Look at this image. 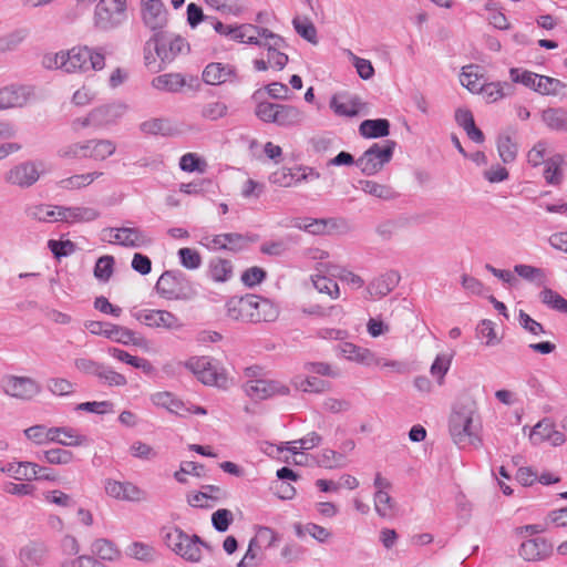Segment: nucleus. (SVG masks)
Wrapping results in <instances>:
<instances>
[{
    "mask_svg": "<svg viewBox=\"0 0 567 567\" xmlns=\"http://www.w3.org/2000/svg\"><path fill=\"white\" fill-rule=\"evenodd\" d=\"M42 66L48 71H102L105 68V55L100 50L89 47H74L55 53H45Z\"/></svg>",
    "mask_w": 567,
    "mask_h": 567,
    "instance_id": "nucleus-1",
    "label": "nucleus"
},
{
    "mask_svg": "<svg viewBox=\"0 0 567 567\" xmlns=\"http://www.w3.org/2000/svg\"><path fill=\"white\" fill-rule=\"evenodd\" d=\"M227 316L240 322H272L279 317V306L268 298L247 293L231 297L227 303Z\"/></svg>",
    "mask_w": 567,
    "mask_h": 567,
    "instance_id": "nucleus-2",
    "label": "nucleus"
},
{
    "mask_svg": "<svg viewBox=\"0 0 567 567\" xmlns=\"http://www.w3.org/2000/svg\"><path fill=\"white\" fill-rule=\"evenodd\" d=\"M512 82H487L483 86L482 94L487 102H496L497 100L509 95L513 92V83H522L525 86L534 89L540 94H558L566 86L560 80L546 76L540 73H511Z\"/></svg>",
    "mask_w": 567,
    "mask_h": 567,
    "instance_id": "nucleus-3",
    "label": "nucleus"
},
{
    "mask_svg": "<svg viewBox=\"0 0 567 567\" xmlns=\"http://www.w3.org/2000/svg\"><path fill=\"white\" fill-rule=\"evenodd\" d=\"M476 413L477 406L472 400H467L454 406L449 420V431L453 442L457 446L465 447L473 445L478 447L482 445V440L475 432L473 424Z\"/></svg>",
    "mask_w": 567,
    "mask_h": 567,
    "instance_id": "nucleus-4",
    "label": "nucleus"
},
{
    "mask_svg": "<svg viewBox=\"0 0 567 567\" xmlns=\"http://www.w3.org/2000/svg\"><path fill=\"white\" fill-rule=\"evenodd\" d=\"M49 172L42 159H27L9 167L3 174V182L11 187L29 189Z\"/></svg>",
    "mask_w": 567,
    "mask_h": 567,
    "instance_id": "nucleus-5",
    "label": "nucleus"
},
{
    "mask_svg": "<svg viewBox=\"0 0 567 567\" xmlns=\"http://www.w3.org/2000/svg\"><path fill=\"white\" fill-rule=\"evenodd\" d=\"M141 13L145 27L154 33L152 40L157 55H161L165 48L163 30L168 21L167 10L161 0H142Z\"/></svg>",
    "mask_w": 567,
    "mask_h": 567,
    "instance_id": "nucleus-6",
    "label": "nucleus"
},
{
    "mask_svg": "<svg viewBox=\"0 0 567 567\" xmlns=\"http://www.w3.org/2000/svg\"><path fill=\"white\" fill-rule=\"evenodd\" d=\"M164 542L176 555L190 563L200 561V545L206 546L197 535L189 536L178 527L164 529Z\"/></svg>",
    "mask_w": 567,
    "mask_h": 567,
    "instance_id": "nucleus-7",
    "label": "nucleus"
},
{
    "mask_svg": "<svg viewBox=\"0 0 567 567\" xmlns=\"http://www.w3.org/2000/svg\"><path fill=\"white\" fill-rule=\"evenodd\" d=\"M395 141L385 140L381 143H373L363 154L355 161V165L362 174L373 176L378 174L393 156Z\"/></svg>",
    "mask_w": 567,
    "mask_h": 567,
    "instance_id": "nucleus-8",
    "label": "nucleus"
},
{
    "mask_svg": "<svg viewBox=\"0 0 567 567\" xmlns=\"http://www.w3.org/2000/svg\"><path fill=\"white\" fill-rule=\"evenodd\" d=\"M155 289L167 300H189L195 292L181 271H165L158 278Z\"/></svg>",
    "mask_w": 567,
    "mask_h": 567,
    "instance_id": "nucleus-9",
    "label": "nucleus"
},
{
    "mask_svg": "<svg viewBox=\"0 0 567 567\" xmlns=\"http://www.w3.org/2000/svg\"><path fill=\"white\" fill-rule=\"evenodd\" d=\"M127 19L126 3L118 0H100L94 11V24L102 31L120 27Z\"/></svg>",
    "mask_w": 567,
    "mask_h": 567,
    "instance_id": "nucleus-10",
    "label": "nucleus"
},
{
    "mask_svg": "<svg viewBox=\"0 0 567 567\" xmlns=\"http://www.w3.org/2000/svg\"><path fill=\"white\" fill-rule=\"evenodd\" d=\"M1 389L6 395L20 401H31L42 391L41 384L37 380L12 374L1 379Z\"/></svg>",
    "mask_w": 567,
    "mask_h": 567,
    "instance_id": "nucleus-11",
    "label": "nucleus"
},
{
    "mask_svg": "<svg viewBox=\"0 0 567 567\" xmlns=\"http://www.w3.org/2000/svg\"><path fill=\"white\" fill-rule=\"evenodd\" d=\"M153 87L165 92H185L200 90L198 75L185 76L182 73H163L152 81Z\"/></svg>",
    "mask_w": 567,
    "mask_h": 567,
    "instance_id": "nucleus-12",
    "label": "nucleus"
},
{
    "mask_svg": "<svg viewBox=\"0 0 567 567\" xmlns=\"http://www.w3.org/2000/svg\"><path fill=\"white\" fill-rule=\"evenodd\" d=\"M104 233L113 234L109 243L117 244L127 248H143L152 244V238L137 227H112L104 229Z\"/></svg>",
    "mask_w": 567,
    "mask_h": 567,
    "instance_id": "nucleus-13",
    "label": "nucleus"
},
{
    "mask_svg": "<svg viewBox=\"0 0 567 567\" xmlns=\"http://www.w3.org/2000/svg\"><path fill=\"white\" fill-rule=\"evenodd\" d=\"M245 393L255 401L267 400L275 395H288L289 388L279 381L267 379L248 380L244 384Z\"/></svg>",
    "mask_w": 567,
    "mask_h": 567,
    "instance_id": "nucleus-14",
    "label": "nucleus"
},
{
    "mask_svg": "<svg viewBox=\"0 0 567 567\" xmlns=\"http://www.w3.org/2000/svg\"><path fill=\"white\" fill-rule=\"evenodd\" d=\"M320 174L311 167L297 166L293 168L282 167L274 172L269 181L280 187H292L301 182L318 179Z\"/></svg>",
    "mask_w": 567,
    "mask_h": 567,
    "instance_id": "nucleus-15",
    "label": "nucleus"
},
{
    "mask_svg": "<svg viewBox=\"0 0 567 567\" xmlns=\"http://www.w3.org/2000/svg\"><path fill=\"white\" fill-rule=\"evenodd\" d=\"M228 497V491L219 485H203L202 491L188 493L186 501L192 507L213 508Z\"/></svg>",
    "mask_w": 567,
    "mask_h": 567,
    "instance_id": "nucleus-16",
    "label": "nucleus"
},
{
    "mask_svg": "<svg viewBox=\"0 0 567 567\" xmlns=\"http://www.w3.org/2000/svg\"><path fill=\"white\" fill-rule=\"evenodd\" d=\"M262 34L264 40L260 47L266 49V58L269 68L278 69L279 71L282 70L288 62V55L281 51L285 47L284 39L272 33L270 30H264Z\"/></svg>",
    "mask_w": 567,
    "mask_h": 567,
    "instance_id": "nucleus-17",
    "label": "nucleus"
},
{
    "mask_svg": "<svg viewBox=\"0 0 567 567\" xmlns=\"http://www.w3.org/2000/svg\"><path fill=\"white\" fill-rule=\"evenodd\" d=\"M105 492L109 496L127 502L147 501V493L131 482L106 480Z\"/></svg>",
    "mask_w": 567,
    "mask_h": 567,
    "instance_id": "nucleus-18",
    "label": "nucleus"
},
{
    "mask_svg": "<svg viewBox=\"0 0 567 567\" xmlns=\"http://www.w3.org/2000/svg\"><path fill=\"white\" fill-rule=\"evenodd\" d=\"M134 317L151 328L177 330L183 326L179 319L167 310H142L134 313Z\"/></svg>",
    "mask_w": 567,
    "mask_h": 567,
    "instance_id": "nucleus-19",
    "label": "nucleus"
},
{
    "mask_svg": "<svg viewBox=\"0 0 567 567\" xmlns=\"http://www.w3.org/2000/svg\"><path fill=\"white\" fill-rule=\"evenodd\" d=\"M127 111L124 103L103 104L92 109L95 128H106L116 125Z\"/></svg>",
    "mask_w": 567,
    "mask_h": 567,
    "instance_id": "nucleus-20",
    "label": "nucleus"
},
{
    "mask_svg": "<svg viewBox=\"0 0 567 567\" xmlns=\"http://www.w3.org/2000/svg\"><path fill=\"white\" fill-rule=\"evenodd\" d=\"M344 220L337 218H298L293 226L311 235H329L344 225Z\"/></svg>",
    "mask_w": 567,
    "mask_h": 567,
    "instance_id": "nucleus-21",
    "label": "nucleus"
},
{
    "mask_svg": "<svg viewBox=\"0 0 567 567\" xmlns=\"http://www.w3.org/2000/svg\"><path fill=\"white\" fill-rule=\"evenodd\" d=\"M553 551V545L545 538H533L522 543L519 555L527 561H538L547 558Z\"/></svg>",
    "mask_w": 567,
    "mask_h": 567,
    "instance_id": "nucleus-22",
    "label": "nucleus"
},
{
    "mask_svg": "<svg viewBox=\"0 0 567 567\" xmlns=\"http://www.w3.org/2000/svg\"><path fill=\"white\" fill-rule=\"evenodd\" d=\"M31 94V89L27 86L11 85L0 89V110L24 106Z\"/></svg>",
    "mask_w": 567,
    "mask_h": 567,
    "instance_id": "nucleus-23",
    "label": "nucleus"
},
{
    "mask_svg": "<svg viewBox=\"0 0 567 567\" xmlns=\"http://www.w3.org/2000/svg\"><path fill=\"white\" fill-rule=\"evenodd\" d=\"M400 275L388 271L374 278L367 287V298H382L389 295L399 284Z\"/></svg>",
    "mask_w": 567,
    "mask_h": 567,
    "instance_id": "nucleus-24",
    "label": "nucleus"
},
{
    "mask_svg": "<svg viewBox=\"0 0 567 567\" xmlns=\"http://www.w3.org/2000/svg\"><path fill=\"white\" fill-rule=\"evenodd\" d=\"M138 130L145 135L174 136L178 133L174 123L166 117H151L140 123Z\"/></svg>",
    "mask_w": 567,
    "mask_h": 567,
    "instance_id": "nucleus-25",
    "label": "nucleus"
},
{
    "mask_svg": "<svg viewBox=\"0 0 567 567\" xmlns=\"http://www.w3.org/2000/svg\"><path fill=\"white\" fill-rule=\"evenodd\" d=\"M47 471V467H42L37 463L27 461L8 463L3 468H1V472L9 474L11 477L18 481L37 480V474Z\"/></svg>",
    "mask_w": 567,
    "mask_h": 567,
    "instance_id": "nucleus-26",
    "label": "nucleus"
},
{
    "mask_svg": "<svg viewBox=\"0 0 567 567\" xmlns=\"http://www.w3.org/2000/svg\"><path fill=\"white\" fill-rule=\"evenodd\" d=\"M47 546L40 542H29L19 551V559L25 567L40 566L47 555Z\"/></svg>",
    "mask_w": 567,
    "mask_h": 567,
    "instance_id": "nucleus-27",
    "label": "nucleus"
},
{
    "mask_svg": "<svg viewBox=\"0 0 567 567\" xmlns=\"http://www.w3.org/2000/svg\"><path fill=\"white\" fill-rule=\"evenodd\" d=\"M340 350L343 357L350 361L365 365L380 364V359L367 348L346 342L340 347Z\"/></svg>",
    "mask_w": 567,
    "mask_h": 567,
    "instance_id": "nucleus-28",
    "label": "nucleus"
},
{
    "mask_svg": "<svg viewBox=\"0 0 567 567\" xmlns=\"http://www.w3.org/2000/svg\"><path fill=\"white\" fill-rule=\"evenodd\" d=\"M455 122L466 132L468 138H471L473 142H484V134L475 125L474 116L468 109H457L455 111Z\"/></svg>",
    "mask_w": 567,
    "mask_h": 567,
    "instance_id": "nucleus-29",
    "label": "nucleus"
},
{
    "mask_svg": "<svg viewBox=\"0 0 567 567\" xmlns=\"http://www.w3.org/2000/svg\"><path fill=\"white\" fill-rule=\"evenodd\" d=\"M305 120V113L293 105L278 104L275 124L281 127L300 125Z\"/></svg>",
    "mask_w": 567,
    "mask_h": 567,
    "instance_id": "nucleus-30",
    "label": "nucleus"
},
{
    "mask_svg": "<svg viewBox=\"0 0 567 567\" xmlns=\"http://www.w3.org/2000/svg\"><path fill=\"white\" fill-rule=\"evenodd\" d=\"M264 30H266V29L256 27L254 24L236 25L230 40H234V41H237L240 43L261 45V41L264 40V34H262Z\"/></svg>",
    "mask_w": 567,
    "mask_h": 567,
    "instance_id": "nucleus-31",
    "label": "nucleus"
},
{
    "mask_svg": "<svg viewBox=\"0 0 567 567\" xmlns=\"http://www.w3.org/2000/svg\"><path fill=\"white\" fill-rule=\"evenodd\" d=\"M116 151V144L106 138L87 140V158L104 161L112 156Z\"/></svg>",
    "mask_w": 567,
    "mask_h": 567,
    "instance_id": "nucleus-32",
    "label": "nucleus"
},
{
    "mask_svg": "<svg viewBox=\"0 0 567 567\" xmlns=\"http://www.w3.org/2000/svg\"><path fill=\"white\" fill-rule=\"evenodd\" d=\"M359 133L367 138L385 137L390 134V122L385 118L365 120L361 122Z\"/></svg>",
    "mask_w": 567,
    "mask_h": 567,
    "instance_id": "nucleus-33",
    "label": "nucleus"
},
{
    "mask_svg": "<svg viewBox=\"0 0 567 567\" xmlns=\"http://www.w3.org/2000/svg\"><path fill=\"white\" fill-rule=\"evenodd\" d=\"M346 97L344 95H333L330 100V107L339 116H355L360 113V106L362 103L359 97H350L347 102H341L340 99Z\"/></svg>",
    "mask_w": 567,
    "mask_h": 567,
    "instance_id": "nucleus-34",
    "label": "nucleus"
},
{
    "mask_svg": "<svg viewBox=\"0 0 567 567\" xmlns=\"http://www.w3.org/2000/svg\"><path fill=\"white\" fill-rule=\"evenodd\" d=\"M317 464L328 470L343 468L348 464V458L343 452L326 449L318 454Z\"/></svg>",
    "mask_w": 567,
    "mask_h": 567,
    "instance_id": "nucleus-35",
    "label": "nucleus"
},
{
    "mask_svg": "<svg viewBox=\"0 0 567 567\" xmlns=\"http://www.w3.org/2000/svg\"><path fill=\"white\" fill-rule=\"evenodd\" d=\"M106 328L109 329L107 338L114 340L115 342L123 343L126 346H142L145 342L143 338L136 337L134 331L125 327L111 323V326Z\"/></svg>",
    "mask_w": 567,
    "mask_h": 567,
    "instance_id": "nucleus-36",
    "label": "nucleus"
},
{
    "mask_svg": "<svg viewBox=\"0 0 567 567\" xmlns=\"http://www.w3.org/2000/svg\"><path fill=\"white\" fill-rule=\"evenodd\" d=\"M361 189L373 197L383 199V200H390L395 198L396 194L393 190V188L385 184H380L374 181H360L359 182Z\"/></svg>",
    "mask_w": 567,
    "mask_h": 567,
    "instance_id": "nucleus-37",
    "label": "nucleus"
},
{
    "mask_svg": "<svg viewBox=\"0 0 567 567\" xmlns=\"http://www.w3.org/2000/svg\"><path fill=\"white\" fill-rule=\"evenodd\" d=\"M542 120L550 130L567 131V112L563 109L544 110Z\"/></svg>",
    "mask_w": 567,
    "mask_h": 567,
    "instance_id": "nucleus-38",
    "label": "nucleus"
},
{
    "mask_svg": "<svg viewBox=\"0 0 567 567\" xmlns=\"http://www.w3.org/2000/svg\"><path fill=\"white\" fill-rule=\"evenodd\" d=\"M103 175L102 172H92L86 174L73 175L66 178H63L59 182V186L63 189H80L82 187L89 186L96 178Z\"/></svg>",
    "mask_w": 567,
    "mask_h": 567,
    "instance_id": "nucleus-39",
    "label": "nucleus"
},
{
    "mask_svg": "<svg viewBox=\"0 0 567 567\" xmlns=\"http://www.w3.org/2000/svg\"><path fill=\"white\" fill-rule=\"evenodd\" d=\"M311 282L313 288L321 295L328 296L330 299H338L340 296L339 285L331 278L322 275H312Z\"/></svg>",
    "mask_w": 567,
    "mask_h": 567,
    "instance_id": "nucleus-40",
    "label": "nucleus"
},
{
    "mask_svg": "<svg viewBox=\"0 0 567 567\" xmlns=\"http://www.w3.org/2000/svg\"><path fill=\"white\" fill-rule=\"evenodd\" d=\"M109 352L113 358H115L122 362H125L134 368L141 369L145 373H152L154 370L151 362L144 358L131 355L128 352L117 349V348H112L109 350Z\"/></svg>",
    "mask_w": 567,
    "mask_h": 567,
    "instance_id": "nucleus-41",
    "label": "nucleus"
},
{
    "mask_svg": "<svg viewBox=\"0 0 567 567\" xmlns=\"http://www.w3.org/2000/svg\"><path fill=\"white\" fill-rule=\"evenodd\" d=\"M209 274L214 281L225 282L233 275V266L229 260L213 258L209 262Z\"/></svg>",
    "mask_w": 567,
    "mask_h": 567,
    "instance_id": "nucleus-42",
    "label": "nucleus"
},
{
    "mask_svg": "<svg viewBox=\"0 0 567 567\" xmlns=\"http://www.w3.org/2000/svg\"><path fill=\"white\" fill-rule=\"evenodd\" d=\"M292 383L297 390L302 392H315L320 393L328 389L329 383L316 377L302 378L300 375L295 377Z\"/></svg>",
    "mask_w": 567,
    "mask_h": 567,
    "instance_id": "nucleus-43",
    "label": "nucleus"
},
{
    "mask_svg": "<svg viewBox=\"0 0 567 567\" xmlns=\"http://www.w3.org/2000/svg\"><path fill=\"white\" fill-rule=\"evenodd\" d=\"M408 221L409 219L405 217L383 220L375 227V233L383 240H390Z\"/></svg>",
    "mask_w": 567,
    "mask_h": 567,
    "instance_id": "nucleus-44",
    "label": "nucleus"
},
{
    "mask_svg": "<svg viewBox=\"0 0 567 567\" xmlns=\"http://www.w3.org/2000/svg\"><path fill=\"white\" fill-rule=\"evenodd\" d=\"M164 51H162L159 55L162 60L174 59L177 54L189 49L188 43L182 37H175L168 40L164 33Z\"/></svg>",
    "mask_w": 567,
    "mask_h": 567,
    "instance_id": "nucleus-45",
    "label": "nucleus"
},
{
    "mask_svg": "<svg viewBox=\"0 0 567 567\" xmlns=\"http://www.w3.org/2000/svg\"><path fill=\"white\" fill-rule=\"evenodd\" d=\"M27 215L31 219L44 223L55 221V205L39 204L27 209Z\"/></svg>",
    "mask_w": 567,
    "mask_h": 567,
    "instance_id": "nucleus-46",
    "label": "nucleus"
},
{
    "mask_svg": "<svg viewBox=\"0 0 567 567\" xmlns=\"http://www.w3.org/2000/svg\"><path fill=\"white\" fill-rule=\"evenodd\" d=\"M87 141L68 144L58 151V156L63 159L87 158Z\"/></svg>",
    "mask_w": 567,
    "mask_h": 567,
    "instance_id": "nucleus-47",
    "label": "nucleus"
},
{
    "mask_svg": "<svg viewBox=\"0 0 567 567\" xmlns=\"http://www.w3.org/2000/svg\"><path fill=\"white\" fill-rule=\"evenodd\" d=\"M375 512L381 517H391L394 511V501L386 491H377L374 494Z\"/></svg>",
    "mask_w": 567,
    "mask_h": 567,
    "instance_id": "nucleus-48",
    "label": "nucleus"
},
{
    "mask_svg": "<svg viewBox=\"0 0 567 567\" xmlns=\"http://www.w3.org/2000/svg\"><path fill=\"white\" fill-rule=\"evenodd\" d=\"M292 24L300 37L310 43H317V29L308 18L296 17Z\"/></svg>",
    "mask_w": 567,
    "mask_h": 567,
    "instance_id": "nucleus-49",
    "label": "nucleus"
},
{
    "mask_svg": "<svg viewBox=\"0 0 567 567\" xmlns=\"http://www.w3.org/2000/svg\"><path fill=\"white\" fill-rule=\"evenodd\" d=\"M497 151L503 163H512L517 155V145L507 135H501L497 140Z\"/></svg>",
    "mask_w": 567,
    "mask_h": 567,
    "instance_id": "nucleus-50",
    "label": "nucleus"
},
{
    "mask_svg": "<svg viewBox=\"0 0 567 567\" xmlns=\"http://www.w3.org/2000/svg\"><path fill=\"white\" fill-rule=\"evenodd\" d=\"M179 167L184 172L203 174L207 169V163L195 153H186L181 157Z\"/></svg>",
    "mask_w": 567,
    "mask_h": 567,
    "instance_id": "nucleus-51",
    "label": "nucleus"
},
{
    "mask_svg": "<svg viewBox=\"0 0 567 567\" xmlns=\"http://www.w3.org/2000/svg\"><path fill=\"white\" fill-rule=\"evenodd\" d=\"M71 224L75 223H90L97 219L101 213L89 206H72L70 207Z\"/></svg>",
    "mask_w": 567,
    "mask_h": 567,
    "instance_id": "nucleus-52",
    "label": "nucleus"
},
{
    "mask_svg": "<svg viewBox=\"0 0 567 567\" xmlns=\"http://www.w3.org/2000/svg\"><path fill=\"white\" fill-rule=\"evenodd\" d=\"M92 553L104 560H114L120 555L114 545L105 538L96 539L92 544Z\"/></svg>",
    "mask_w": 567,
    "mask_h": 567,
    "instance_id": "nucleus-53",
    "label": "nucleus"
},
{
    "mask_svg": "<svg viewBox=\"0 0 567 567\" xmlns=\"http://www.w3.org/2000/svg\"><path fill=\"white\" fill-rule=\"evenodd\" d=\"M486 80L483 73H460V83L471 93L480 94Z\"/></svg>",
    "mask_w": 567,
    "mask_h": 567,
    "instance_id": "nucleus-54",
    "label": "nucleus"
},
{
    "mask_svg": "<svg viewBox=\"0 0 567 567\" xmlns=\"http://www.w3.org/2000/svg\"><path fill=\"white\" fill-rule=\"evenodd\" d=\"M27 30L19 29L0 37V53L16 50L27 38Z\"/></svg>",
    "mask_w": 567,
    "mask_h": 567,
    "instance_id": "nucleus-55",
    "label": "nucleus"
},
{
    "mask_svg": "<svg viewBox=\"0 0 567 567\" xmlns=\"http://www.w3.org/2000/svg\"><path fill=\"white\" fill-rule=\"evenodd\" d=\"M59 440L58 444L63 446H81L86 443V437L79 434L74 429L69 426H59Z\"/></svg>",
    "mask_w": 567,
    "mask_h": 567,
    "instance_id": "nucleus-56",
    "label": "nucleus"
},
{
    "mask_svg": "<svg viewBox=\"0 0 567 567\" xmlns=\"http://www.w3.org/2000/svg\"><path fill=\"white\" fill-rule=\"evenodd\" d=\"M209 8L220 11L221 13L239 16L243 7L238 0H203Z\"/></svg>",
    "mask_w": 567,
    "mask_h": 567,
    "instance_id": "nucleus-57",
    "label": "nucleus"
},
{
    "mask_svg": "<svg viewBox=\"0 0 567 567\" xmlns=\"http://www.w3.org/2000/svg\"><path fill=\"white\" fill-rule=\"evenodd\" d=\"M43 457L49 464L66 465L73 461L74 454L69 450L56 447L44 451Z\"/></svg>",
    "mask_w": 567,
    "mask_h": 567,
    "instance_id": "nucleus-58",
    "label": "nucleus"
},
{
    "mask_svg": "<svg viewBox=\"0 0 567 567\" xmlns=\"http://www.w3.org/2000/svg\"><path fill=\"white\" fill-rule=\"evenodd\" d=\"M540 300L550 308L567 313V300L553 289L545 288L542 290Z\"/></svg>",
    "mask_w": 567,
    "mask_h": 567,
    "instance_id": "nucleus-59",
    "label": "nucleus"
},
{
    "mask_svg": "<svg viewBox=\"0 0 567 567\" xmlns=\"http://www.w3.org/2000/svg\"><path fill=\"white\" fill-rule=\"evenodd\" d=\"M554 424L548 419L539 421L532 430L529 434L530 442L536 445L544 441H547L550 436V432L554 430Z\"/></svg>",
    "mask_w": 567,
    "mask_h": 567,
    "instance_id": "nucleus-60",
    "label": "nucleus"
},
{
    "mask_svg": "<svg viewBox=\"0 0 567 567\" xmlns=\"http://www.w3.org/2000/svg\"><path fill=\"white\" fill-rule=\"evenodd\" d=\"M186 474L202 477L205 475V467L195 462H185L182 463L179 470L174 473V477L177 482L185 484L187 482Z\"/></svg>",
    "mask_w": 567,
    "mask_h": 567,
    "instance_id": "nucleus-61",
    "label": "nucleus"
},
{
    "mask_svg": "<svg viewBox=\"0 0 567 567\" xmlns=\"http://www.w3.org/2000/svg\"><path fill=\"white\" fill-rule=\"evenodd\" d=\"M114 266V257L113 256H102L97 259L94 267V276L96 279L101 281H107L113 274Z\"/></svg>",
    "mask_w": 567,
    "mask_h": 567,
    "instance_id": "nucleus-62",
    "label": "nucleus"
},
{
    "mask_svg": "<svg viewBox=\"0 0 567 567\" xmlns=\"http://www.w3.org/2000/svg\"><path fill=\"white\" fill-rule=\"evenodd\" d=\"M97 95L91 82H86L81 89L76 90L72 96V103L75 106H85L93 102Z\"/></svg>",
    "mask_w": 567,
    "mask_h": 567,
    "instance_id": "nucleus-63",
    "label": "nucleus"
},
{
    "mask_svg": "<svg viewBox=\"0 0 567 567\" xmlns=\"http://www.w3.org/2000/svg\"><path fill=\"white\" fill-rule=\"evenodd\" d=\"M48 390L54 395H70L74 392V384L64 378H51L48 380Z\"/></svg>",
    "mask_w": 567,
    "mask_h": 567,
    "instance_id": "nucleus-64",
    "label": "nucleus"
}]
</instances>
